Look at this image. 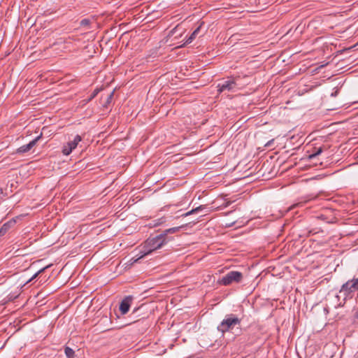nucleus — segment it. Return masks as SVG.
Instances as JSON below:
<instances>
[{
    "instance_id": "obj_1",
    "label": "nucleus",
    "mask_w": 358,
    "mask_h": 358,
    "mask_svg": "<svg viewBox=\"0 0 358 358\" xmlns=\"http://www.w3.org/2000/svg\"><path fill=\"white\" fill-rule=\"evenodd\" d=\"M185 225L167 229L161 234L149 237L144 243L143 250L141 252L142 255L138 259L151 254L152 252L161 248L173 240V237L169 236V234H175L180 231V229L185 228Z\"/></svg>"
},
{
    "instance_id": "obj_2",
    "label": "nucleus",
    "mask_w": 358,
    "mask_h": 358,
    "mask_svg": "<svg viewBox=\"0 0 358 358\" xmlns=\"http://www.w3.org/2000/svg\"><path fill=\"white\" fill-rule=\"evenodd\" d=\"M241 321V319L234 314L227 315L225 318L218 325L217 330L224 334L232 330L236 326L240 325Z\"/></svg>"
},
{
    "instance_id": "obj_3",
    "label": "nucleus",
    "mask_w": 358,
    "mask_h": 358,
    "mask_svg": "<svg viewBox=\"0 0 358 358\" xmlns=\"http://www.w3.org/2000/svg\"><path fill=\"white\" fill-rule=\"evenodd\" d=\"M358 280H349L344 283L339 290V294L343 296V303L345 301L352 299L354 293L358 290L357 286Z\"/></svg>"
},
{
    "instance_id": "obj_4",
    "label": "nucleus",
    "mask_w": 358,
    "mask_h": 358,
    "mask_svg": "<svg viewBox=\"0 0 358 358\" xmlns=\"http://www.w3.org/2000/svg\"><path fill=\"white\" fill-rule=\"evenodd\" d=\"M243 279L241 272L236 271H231L224 275L219 281L223 285H229L233 282H240Z\"/></svg>"
},
{
    "instance_id": "obj_5",
    "label": "nucleus",
    "mask_w": 358,
    "mask_h": 358,
    "mask_svg": "<svg viewBox=\"0 0 358 358\" xmlns=\"http://www.w3.org/2000/svg\"><path fill=\"white\" fill-rule=\"evenodd\" d=\"M82 141V137L80 135L75 136L73 140L70 141L62 148V153L64 155H69L73 150L76 148L78 143Z\"/></svg>"
},
{
    "instance_id": "obj_6",
    "label": "nucleus",
    "mask_w": 358,
    "mask_h": 358,
    "mask_svg": "<svg viewBox=\"0 0 358 358\" xmlns=\"http://www.w3.org/2000/svg\"><path fill=\"white\" fill-rule=\"evenodd\" d=\"M236 80L235 78L229 79L227 80H224L220 83H219L217 86V91L221 93L224 91H231L236 87Z\"/></svg>"
},
{
    "instance_id": "obj_7",
    "label": "nucleus",
    "mask_w": 358,
    "mask_h": 358,
    "mask_svg": "<svg viewBox=\"0 0 358 358\" xmlns=\"http://www.w3.org/2000/svg\"><path fill=\"white\" fill-rule=\"evenodd\" d=\"M133 299L132 296H127L121 301L119 309L122 315L128 313Z\"/></svg>"
},
{
    "instance_id": "obj_8",
    "label": "nucleus",
    "mask_w": 358,
    "mask_h": 358,
    "mask_svg": "<svg viewBox=\"0 0 358 358\" xmlns=\"http://www.w3.org/2000/svg\"><path fill=\"white\" fill-rule=\"evenodd\" d=\"M41 138V134L31 141L29 143L24 145L16 150V153H25L34 147L38 141Z\"/></svg>"
},
{
    "instance_id": "obj_9",
    "label": "nucleus",
    "mask_w": 358,
    "mask_h": 358,
    "mask_svg": "<svg viewBox=\"0 0 358 358\" xmlns=\"http://www.w3.org/2000/svg\"><path fill=\"white\" fill-rule=\"evenodd\" d=\"M15 223L16 220L15 218H12L9 221L4 223L0 228V237L4 236L7 231L15 224Z\"/></svg>"
},
{
    "instance_id": "obj_10",
    "label": "nucleus",
    "mask_w": 358,
    "mask_h": 358,
    "mask_svg": "<svg viewBox=\"0 0 358 358\" xmlns=\"http://www.w3.org/2000/svg\"><path fill=\"white\" fill-rule=\"evenodd\" d=\"M192 74L191 69H180L176 78L180 80L191 79L192 78Z\"/></svg>"
},
{
    "instance_id": "obj_11",
    "label": "nucleus",
    "mask_w": 358,
    "mask_h": 358,
    "mask_svg": "<svg viewBox=\"0 0 358 358\" xmlns=\"http://www.w3.org/2000/svg\"><path fill=\"white\" fill-rule=\"evenodd\" d=\"M203 24V22H201L199 26L192 32L190 36L187 39L185 43H191L201 33V27Z\"/></svg>"
},
{
    "instance_id": "obj_12",
    "label": "nucleus",
    "mask_w": 358,
    "mask_h": 358,
    "mask_svg": "<svg viewBox=\"0 0 358 358\" xmlns=\"http://www.w3.org/2000/svg\"><path fill=\"white\" fill-rule=\"evenodd\" d=\"M204 208H205L204 206H199V207H197L196 208H194V209L191 210L190 211H188V212H187L185 213H180V214H178L176 216V217H187V216H188L189 215H192V214H194V213H198V212L201 211Z\"/></svg>"
},
{
    "instance_id": "obj_13",
    "label": "nucleus",
    "mask_w": 358,
    "mask_h": 358,
    "mask_svg": "<svg viewBox=\"0 0 358 358\" xmlns=\"http://www.w3.org/2000/svg\"><path fill=\"white\" fill-rule=\"evenodd\" d=\"M64 352L67 358H75V352L70 347L66 346L64 348Z\"/></svg>"
},
{
    "instance_id": "obj_14",
    "label": "nucleus",
    "mask_w": 358,
    "mask_h": 358,
    "mask_svg": "<svg viewBox=\"0 0 358 358\" xmlns=\"http://www.w3.org/2000/svg\"><path fill=\"white\" fill-rule=\"evenodd\" d=\"M315 152H313V154H310L308 156V158L310 159H314L315 157H316L317 156L320 155L323 152V149H322V147H320L318 148H315Z\"/></svg>"
},
{
    "instance_id": "obj_15",
    "label": "nucleus",
    "mask_w": 358,
    "mask_h": 358,
    "mask_svg": "<svg viewBox=\"0 0 358 358\" xmlns=\"http://www.w3.org/2000/svg\"><path fill=\"white\" fill-rule=\"evenodd\" d=\"M166 222V218L162 217H160L157 220H155L153 221V226L154 227H157V226H159L161 224H162L163 223H164Z\"/></svg>"
},
{
    "instance_id": "obj_16",
    "label": "nucleus",
    "mask_w": 358,
    "mask_h": 358,
    "mask_svg": "<svg viewBox=\"0 0 358 358\" xmlns=\"http://www.w3.org/2000/svg\"><path fill=\"white\" fill-rule=\"evenodd\" d=\"M50 266H46L45 267H43V268L40 269L39 271H38L27 282L31 281L33 279L36 278L39 274L42 273L43 272H44V271L48 268Z\"/></svg>"
},
{
    "instance_id": "obj_17",
    "label": "nucleus",
    "mask_w": 358,
    "mask_h": 358,
    "mask_svg": "<svg viewBox=\"0 0 358 358\" xmlns=\"http://www.w3.org/2000/svg\"><path fill=\"white\" fill-rule=\"evenodd\" d=\"M99 92H100V90L99 88L95 89L93 91V92L92 93V94L90 95L89 100L90 101V100L93 99L99 94Z\"/></svg>"
},
{
    "instance_id": "obj_18",
    "label": "nucleus",
    "mask_w": 358,
    "mask_h": 358,
    "mask_svg": "<svg viewBox=\"0 0 358 358\" xmlns=\"http://www.w3.org/2000/svg\"><path fill=\"white\" fill-rule=\"evenodd\" d=\"M113 95H114V91L111 92L110 93V94L108 95L106 104H108V103H110L111 102V100H112V99L113 97Z\"/></svg>"
},
{
    "instance_id": "obj_19",
    "label": "nucleus",
    "mask_w": 358,
    "mask_h": 358,
    "mask_svg": "<svg viewBox=\"0 0 358 358\" xmlns=\"http://www.w3.org/2000/svg\"><path fill=\"white\" fill-rule=\"evenodd\" d=\"M90 24V20L88 19H83L80 22L81 26H88Z\"/></svg>"
},
{
    "instance_id": "obj_20",
    "label": "nucleus",
    "mask_w": 358,
    "mask_h": 358,
    "mask_svg": "<svg viewBox=\"0 0 358 358\" xmlns=\"http://www.w3.org/2000/svg\"><path fill=\"white\" fill-rule=\"evenodd\" d=\"M308 91H309V90H308V89H306H306H304V90H299V94L300 95H302V94H303L305 92H308Z\"/></svg>"
},
{
    "instance_id": "obj_21",
    "label": "nucleus",
    "mask_w": 358,
    "mask_h": 358,
    "mask_svg": "<svg viewBox=\"0 0 358 358\" xmlns=\"http://www.w3.org/2000/svg\"><path fill=\"white\" fill-rule=\"evenodd\" d=\"M273 139L268 141L266 144H265V147H270L271 145L273 143Z\"/></svg>"
},
{
    "instance_id": "obj_22",
    "label": "nucleus",
    "mask_w": 358,
    "mask_h": 358,
    "mask_svg": "<svg viewBox=\"0 0 358 358\" xmlns=\"http://www.w3.org/2000/svg\"><path fill=\"white\" fill-rule=\"evenodd\" d=\"M318 69H315L313 71H312V74H315L317 73V71Z\"/></svg>"
},
{
    "instance_id": "obj_23",
    "label": "nucleus",
    "mask_w": 358,
    "mask_h": 358,
    "mask_svg": "<svg viewBox=\"0 0 358 358\" xmlns=\"http://www.w3.org/2000/svg\"><path fill=\"white\" fill-rule=\"evenodd\" d=\"M324 310L325 312L328 313V309H327V308H324Z\"/></svg>"
},
{
    "instance_id": "obj_24",
    "label": "nucleus",
    "mask_w": 358,
    "mask_h": 358,
    "mask_svg": "<svg viewBox=\"0 0 358 358\" xmlns=\"http://www.w3.org/2000/svg\"><path fill=\"white\" fill-rule=\"evenodd\" d=\"M336 93H337V92H336L335 93H332V94H331V95H332V96H336Z\"/></svg>"
},
{
    "instance_id": "obj_25",
    "label": "nucleus",
    "mask_w": 358,
    "mask_h": 358,
    "mask_svg": "<svg viewBox=\"0 0 358 358\" xmlns=\"http://www.w3.org/2000/svg\"><path fill=\"white\" fill-rule=\"evenodd\" d=\"M319 67L323 68L324 67V65H320Z\"/></svg>"
},
{
    "instance_id": "obj_26",
    "label": "nucleus",
    "mask_w": 358,
    "mask_h": 358,
    "mask_svg": "<svg viewBox=\"0 0 358 358\" xmlns=\"http://www.w3.org/2000/svg\"><path fill=\"white\" fill-rule=\"evenodd\" d=\"M357 298H358V294H357Z\"/></svg>"
}]
</instances>
